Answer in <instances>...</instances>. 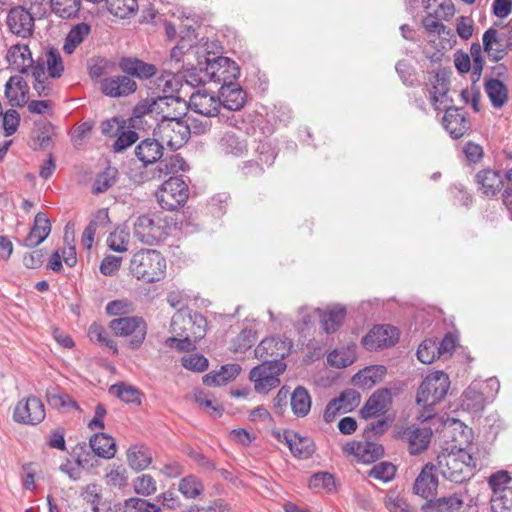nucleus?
<instances>
[{
	"mask_svg": "<svg viewBox=\"0 0 512 512\" xmlns=\"http://www.w3.org/2000/svg\"><path fill=\"white\" fill-rule=\"evenodd\" d=\"M356 357L353 351L335 349L327 357L328 363L336 368H346L354 363Z\"/></svg>",
	"mask_w": 512,
	"mask_h": 512,
	"instance_id": "58",
	"label": "nucleus"
},
{
	"mask_svg": "<svg viewBox=\"0 0 512 512\" xmlns=\"http://www.w3.org/2000/svg\"><path fill=\"white\" fill-rule=\"evenodd\" d=\"M134 509L135 512H161V507L145 498L130 497L124 500V512Z\"/></svg>",
	"mask_w": 512,
	"mask_h": 512,
	"instance_id": "61",
	"label": "nucleus"
},
{
	"mask_svg": "<svg viewBox=\"0 0 512 512\" xmlns=\"http://www.w3.org/2000/svg\"><path fill=\"white\" fill-rule=\"evenodd\" d=\"M89 337L92 341L109 348L113 355L118 353L117 344L110 338L106 329L100 324L93 323L89 327Z\"/></svg>",
	"mask_w": 512,
	"mask_h": 512,
	"instance_id": "56",
	"label": "nucleus"
},
{
	"mask_svg": "<svg viewBox=\"0 0 512 512\" xmlns=\"http://www.w3.org/2000/svg\"><path fill=\"white\" fill-rule=\"evenodd\" d=\"M51 232V222L44 212H38L28 235L20 242V245L27 248H35L43 243Z\"/></svg>",
	"mask_w": 512,
	"mask_h": 512,
	"instance_id": "26",
	"label": "nucleus"
},
{
	"mask_svg": "<svg viewBox=\"0 0 512 512\" xmlns=\"http://www.w3.org/2000/svg\"><path fill=\"white\" fill-rule=\"evenodd\" d=\"M291 342L278 337H267L255 348L254 353L262 361H275L277 364L284 363L283 359L289 355Z\"/></svg>",
	"mask_w": 512,
	"mask_h": 512,
	"instance_id": "16",
	"label": "nucleus"
},
{
	"mask_svg": "<svg viewBox=\"0 0 512 512\" xmlns=\"http://www.w3.org/2000/svg\"><path fill=\"white\" fill-rule=\"evenodd\" d=\"M472 458L467 459L460 453L450 455V512L465 506L462 512H477L476 499L469 493L467 482L474 476Z\"/></svg>",
	"mask_w": 512,
	"mask_h": 512,
	"instance_id": "2",
	"label": "nucleus"
},
{
	"mask_svg": "<svg viewBox=\"0 0 512 512\" xmlns=\"http://www.w3.org/2000/svg\"><path fill=\"white\" fill-rule=\"evenodd\" d=\"M429 73L430 102L437 112H443L441 124L448 131V70L444 67Z\"/></svg>",
	"mask_w": 512,
	"mask_h": 512,
	"instance_id": "8",
	"label": "nucleus"
},
{
	"mask_svg": "<svg viewBox=\"0 0 512 512\" xmlns=\"http://www.w3.org/2000/svg\"><path fill=\"white\" fill-rule=\"evenodd\" d=\"M128 479V471L122 464H114L104 476L105 484L117 489L125 488L128 485Z\"/></svg>",
	"mask_w": 512,
	"mask_h": 512,
	"instance_id": "53",
	"label": "nucleus"
},
{
	"mask_svg": "<svg viewBox=\"0 0 512 512\" xmlns=\"http://www.w3.org/2000/svg\"><path fill=\"white\" fill-rule=\"evenodd\" d=\"M137 89L136 82L127 75H118L104 78L100 82L101 92L111 98H119L134 93Z\"/></svg>",
	"mask_w": 512,
	"mask_h": 512,
	"instance_id": "21",
	"label": "nucleus"
},
{
	"mask_svg": "<svg viewBox=\"0 0 512 512\" xmlns=\"http://www.w3.org/2000/svg\"><path fill=\"white\" fill-rule=\"evenodd\" d=\"M311 396L308 390L299 385L290 395V406L293 414L298 418L307 416L311 410Z\"/></svg>",
	"mask_w": 512,
	"mask_h": 512,
	"instance_id": "39",
	"label": "nucleus"
},
{
	"mask_svg": "<svg viewBox=\"0 0 512 512\" xmlns=\"http://www.w3.org/2000/svg\"><path fill=\"white\" fill-rule=\"evenodd\" d=\"M178 491L187 499H195L203 493L204 485L197 476L189 474L179 481Z\"/></svg>",
	"mask_w": 512,
	"mask_h": 512,
	"instance_id": "52",
	"label": "nucleus"
},
{
	"mask_svg": "<svg viewBox=\"0 0 512 512\" xmlns=\"http://www.w3.org/2000/svg\"><path fill=\"white\" fill-rule=\"evenodd\" d=\"M483 42V50L487 52V57L489 61L499 62L502 60L505 55L507 49V44L505 46H499L497 48H493V44L500 43V36L496 29L493 27L488 28L482 36Z\"/></svg>",
	"mask_w": 512,
	"mask_h": 512,
	"instance_id": "37",
	"label": "nucleus"
},
{
	"mask_svg": "<svg viewBox=\"0 0 512 512\" xmlns=\"http://www.w3.org/2000/svg\"><path fill=\"white\" fill-rule=\"evenodd\" d=\"M160 175L164 176L168 174H173L178 171H187L189 169V165L186 161L179 155L171 156L169 159H165L161 161L157 167Z\"/></svg>",
	"mask_w": 512,
	"mask_h": 512,
	"instance_id": "60",
	"label": "nucleus"
},
{
	"mask_svg": "<svg viewBox=\"0 0 512 512\" xmlns=\"http://www.w3.org/2000/svg\"><path fill=\"white\" fill-rule=\"evenodd\" d=\"M35 18L25 6H14L9 9L6 16V25L10 33L22 38H30L35 29Z\"/></svg>",
	"mask_w": 512,
	"mask_h": 512,
	"instance_id": "13",
	"label": "nucleus"
},
{
	"mask_svg": "<svg viewBox=\"0 0 512 512\" xmlns=\"http://www.w3.org/2000/svg\"><path fill=\"white\" fill-rule=\"evenodd\" d=\"M323 330L330 334L334 333L343 324L347 310L344 306L336 304L328 306L325 310L316 309Z\"/></svg>",
	"mask_w": 512,
	"mask_h": 512,
	"instance_id": "31",
	"label": "nucleus"
},
{
	"mask_svg": "<svg viewBox=\"0 0 512 512\" xmlns=\"http://www.w3.org/2000/svg\"><path fill=\"white\" fill-rule=\"evenodd\" d=\"M110 328L116 336L130 337L128 346L139 349L147 334V324L141 317L127 316L113 319Z\"/></svg>",
	"mask_w": 512,
	"mask_h": 512,
	"instance_id": "11",
	"label": "nucleus"
},
{
	"mask_svg": "<svg viewBox=\"0 0 512 512\" xmlns=\"http://www.w3.org/2000/svg\"><path fill=\"white\" fill-rule=\"evenodd\" d=\"M395 473L396 466L391 462H380L368 471V476L386 483L395 477Z\"/></svg>",
	"mask_w": 512,
	"mask_h": 512,
	"instance_id": "63",
	"label": "nucleus"
},
{
	"mask_svg": "<svg viewBox=\"0 0 512 512\" xmlns=\"http://www.w3.org/2000/svg\"><path fill=\"white\" fill-rule=\"evenodd\" d=\"M448 393V375L443 371H435L428 375L420 384L416 396L417 404H422L427 413H422L424 421L433 417L432 407L445 398Z\"/></svg>",
	"mask_w": 512,
	"mask_h": 512,
	"instance_id": "5",
	"label": "nucleus"
},
{
	"mask_svg": "<svg viewBox=\"0 0 512 512\" xmlns=\"http://www.w3.org/2000/svg\"><path fill=\"white\" fill-rule=\"evenodd\" d=\"M89 441L92 444L93 450L96 451V455H99L103 459H112L116 454V442L113 437L98 432L90 436Z\"/></svg>",
	"mask_w": 512,
	"mask_h": 512,
	"instance_id": "40",
	"label": "nucleus"
},
{
	"mask_svg": "<svg viewBox=\"0 0 512 512\" xmlns=\"http://www.w3.org/2000/svg\"><path fill=\"white\" fill-rule=\"evenodd\" d=\"M432 436L430 428H417L414 426L405 428L401 438L408 443V451L411 455H418L428 448Z\"/></svg>",
	"mask_w": 512,
	"mask_h": 512,
	"instance_id": "29",
	"label": "nucleus"
},
{
	"mask_svg": "<svg viewBox=\"0 0 512 512\" xmlns=\"http://www.w3.org/2000/svg\"><path fill=\"white\" fill-rule=\"evenodd\" d=\"M472 441V429L459 419L450 417V455L456 451L460 453V456L471 459V455L466 449Z\"/></svg>",
	"mask_w": 512,
	"mask_h": 512,
	"instance_id": "18",
	"label": "nucleus"
},
{
	"mask_svg": "<svg viewBox=\"0 0 512 512\" xmlns=\"http://www.w3.org/2000/svg\"><path fill=\"white\" fill-rule=\"evenodd\" d=\"M397 328L390 325L374 326L362 339V344L369 351L391 347L398 342Z\"/></svg>",
	"mask_w": 512,
	"mask_h": 512,
	"instance_id": "17",
	"label": "nucleus"
},
{
	"mask_svg": "<svg viewBox=\"0 0 512 512\" xmlns=\"http://www.w3.org/2000/svg\"><path fill=\"white\" fill-rule=\"evenodd\" d=\"M156 199L161 208L173 211L184 206L189 197L188 184L181 178L171 176L156 191Z\"/></svg>",
	"mask_w": 512,
	"mask_h": 512,
	"instance_id": "9",
	"label": "nucleus"
},
{
	"mask_svg": "<svg viewBox=\"0 0 512 512\" xmlns=\"http://www.w3.org/2000/svg\"><path fill=\"white\" fill-rule=\"evenodd\" d=\"M450 359L456 379L466 380L471 371V363L474 357L471 355L468 347L460 344V332L450 320Z\"/></svg>",
	"mask_w": 512,
	"mask_h": 512,
	"instance_id": "12",
	"label": "nucleus"
},
{
	"mask_svg": "<svg viewBox=\"0 0 512 512\" xmlns=\"http://www.w3.org/2000/svg\"><path fill=\"white\" fill-rule=\"evenodd\" d=\"M219 145L225 154H230L236 157H241L248 151L246 141L230 132H227L222 136Z\"/></svg>",
	"mask_w": 512,
	"mask_h": 512,
	"instance_id": "46",
	"label": "nucleus"
},
{
	"mask_svg": "<svg viewBox=\"0 0 512 512\" xmlns=\"http://www.w3.org/2000/svg\"><path fill=\"white\" fill-rule=\"evenodd\" d=\"M481 386V382L475 379L463 391L461 396V407L463 410L472 413H479L484 410L486 402Z\"/></svg>",
	"mask_w": 512,
	"mask_h": 512,
	"instance_id": "30",
	"label": "nucleus"
},
{
	"mask_svg": "<svg viewBox=\"0 0 512 512\" xmlns=\"http://www.w3.org/2000/svg\"><path fill=\"white\" fill-rule=\"evenodd\" d=\"M198 65L199 67L191 66L184 72V79L189 85L198 86L206 81L221 83V85L232 84L240 75L237 63L225 56L207 57L204 64L199 62Z\"/></svg>",
	"mask_w": 512,
	"mask_h": 512,
	"instance_id": "3",
	"label": "nucleus"
},
{
	"mask_svg": "<svg viewBox=\"0 0 512 512\" xmlns=\"http://www.w3.org/2000/svg\"><path fill=\"white\" fill-rule=\"evenodd\" d=\"M181 364L189 371L201 373L208 368L209 361L203 354L194 353L183 356L181 358Z\"/></svg>",
	"mask_w": 512,
	"mask_h": 512,
	"instance_id": "62",
	"label": "nucleus"
},
{
	"mask_svg": "<svg viewBox=\"0 0 512 512\" xmlns=\"http://www.w3.org/2000/svg\"><path fill=\"white\" fill-rule=\"evenodd\" d=\"M487 481L490 489L492 490V503L494 502V499H496L498 496H501V494L505 493L506 490L512 488L509 486L512 478L506 470H499L495 473H492L488 477Z\"/></svg>",
	"mask_w": 512,
	"mask_h": 512,
	"instance_id": "48",
	"label": "nucleus"
},
{
	"mask_svg": "<svg viewBox=\"0 0 512 512\" xmlns=\"http://www.w3.org/2000/svg\"><path fill=\"white\" fill-rule=\"evenodd\" d=\"M126 454L129 467L136 472L144 471L152 463L150 452L143 447L131 446Z\"/></svg>",
	"mask_w": 512,
	"mask_h": 512,
	"instance_id": "43",
	"label": "nucleus"
},
{
	"mask_svg": "<svg viewBox=\"0 0 512 512\" xmlns=\"http://www.w3.org/2000/svg\"><path fill=\"white\" fill-rule=\"evenodd\" d=\"M48 404L56 410H80L78 403L58 386H50L46 389Z\"/></svg>",
	"mask_w": 512,
	"mask_h": 512,
	"instance_id": "38",
	"label": "nucleus"
},
{
	"mask_svg": "<svg viewBox=\"0 0 512 512\" xmlns=\"http://www.w3.org/2000/svg\"><path fill=\"white\" fill-rule=\"evenodd\" d=\"M119 67L127 76H132L142 81L151 79L158 72L154 64L144 62L136 57H122L119 61Z\"/></svg>",
	"mask_w": 512,
	"mask_h": 512,
	"instance_id": "27",
	"label": "nucleus"
},
{
	"mask_svg": "<svg viewBox=\"0 0 512 512\" xmlns=\"http://www.w3.org/2000/svg\"><path fill=\"white\" fill-rule=\"evenodd\" d=\"M504 177L500 170L484 168L475 175L477 190L485 197L493 198L501 192L504 186Z\"/></svg>",
	"mask_w": 512,
	"mask_h": 512,
	"instance_id": "20",
	"label": "nucleus"
},
{
	"mask_svg": "<svg viewBox=\"0 0 512 512\" xmlns=\"http://www.w3.org/2000/svg\"><path fill=\"white\" fill-rule=\"evenodd\" d=\"M30 88L22 74L11 76L5 84V97L12 107H24L29 100Z\"/></svg>",
	"mask_w": 512,
	"mask_h": 512,
	"instance_id": "23",
	"label": "nucleus"
},
{
	"mask_svg": "<svg viewBox=\"0 0 512 512\" xmlns=\"http://www.w3.org/2000/svg\"><path fill=\"white\" fill-rule=\"evenodd\" d=\"M470 129V122L467 113L455 106L450 105V137L458 139Z\"/></svg>",
	"mask_w": 512,
	"mask_h": 512,
	"instance_id": "44",
	"label": "nucleus"
},
{
	"mask_svg": "<svg viewBox=\"0 0 512 512\" xmlns=\"http://www.w3.org/2000/svg\"><path fill=\"white\" fill-rule=\"evenodd\" d=\"M163 143L157 138H146L135 148V155L144 166L154 164L163 156Z\"/></svg>",
	"mask_w": 512,
	"mask_h": 512,
	"instance_id": "32",
	"label": "nucleus"
},
{
	"mask_svg": "<svg viewBox=\"0 0 512 512\" xmlns=\"http://www.w3.org/2000/svg\"><path fill=\"white\" fill-rule=\"evenodd\" d=\"M426 57L431 63L436 64L442 61L446 53V47L442 39H431L424 49Z\"/></svg>",
	"mask_w": 512,
	"mask_h": 512,
	"instance_id": "64",
	"label": "nucleus"
},
{
	"mask_svg": "<svg viewBox=\"0 0 512 512\" xmlns=\"http://www.w3.org/2000/svg\"><path fill=\"white\" fill-rule=\"evenodd\" d=\"M291 454L300 460H306L313 456L316 451L314 440L308 436H302L298 433L293 446L290 447Z\"/></svg>",
	"mask_w": 512,
	"mask_h": 512,
	"instance_id": "50",
	"label": "nucleus"
},
{
	"mask_svg": "<svg viewBox=\"0 0 512 512\" xmlns=\"http://www.w3.org/2000/svg\"><path fill=\"white\" fill-rule=\"evenodd\" d=\"M129 269L138 280L153 283L164 278L166 260L157 250L142 249L132 256Z\"/></svg>",
	"mask_w": 512,
	"mask_h": 512,
	"instance_id": "4",
	"label": "nucleus"
},
{
	"mask_svg": "<svg viewBox=\"0 0 512 512\" xmlns=\"http://www.w3.org/2000/svg\"><path fill=\"white\" fill-rule=\"evenodd\" d=\"M189 106L195 113L211 118L219 115L221 102L219 97H215L207 91H197L192 94Z\"/></svg>",
	"mask_w": 512,
	"mask_h": 512,
	"instance_id": "24",
	"label": "nucleus"
},
{
	"mask_svg": "<svg viewBox=\"0 0 512 512\" xmlns=\"http://www.w3.org/2000/svg\"><path fill=\"white\" fill-rule=\"evenodd\" d=\"M8 69L22 75H31L33 88L39 97H47L52 90L51 81L45 76V62L42 57L33 59L27 44L10 46L5 55Z\"/></svg>",
	"mask_w": 512,
	"mask_h": 512,
	"instance_id": "1",
	"label": "nucleus"
},
{
	"mask_svg": "<svg viewBox=\"0 0 512 512\" xmlns=\"http://www.w3.org/2000/svg\"><path fill=\"white\" fill-rule=\"evenodd\" d=\"M91 28L87 23H79L71 28L66 36L63 50L67 54H72L76 47L81 44L84 38L90 33Z\"/></svg>",
	"mask_w": 512,
	"mask_h": 512,
	"instance_id": "47",
	"label": "nucleus"
},
{
	"mask_svg": "<svg viewBox=\"0 0 512 512\" xmlns=\"http://www.w3.org/2000/svg\"><path fill=\"white\" fill-rule=\"evenodd\" d=\"M484 90L493 108L500 109L507 103L508 88L502 80L487 78L484 82Z\"/></svg>",
	"mask_w": 512,
	"mask_h": 512,
	"instance_id": "36",
	"label": "nucleus"
},
{
	"mask_svg": "<svg viewBox=\"0 0 512 512\" xmlns=\"http://www.w3.org/2000/svg\"><path fill=\"white\" fill-rule=\"evenodd\" d=\"M187 323L191 325L190 335L194 340H200L205 336L207 320L199 312H187Z\"/></svg>",
	"mask_w": 512,
	"mask_h": 512,
	"instance_id": "57",
	"label": "nucleus"
},
{
	"mask_svg": "<svg viewBox=\"0 0 512 512\" xmlns=\"http://www.w3.org/2000/svg\"><path fill=\"white\" fill-rule=\"evenodd\" d=\"M153 135L172 151H176L188 142L189 128L184 117L163 115L153 129Z\"/></svg>",
	"mask_w": 512,
	"mask_h": 512,
	"instance_id": "6",
	"label": "nucleus"
},
{
	"mask_svg": "<svg viewBox=\"0 0 512 512\" xmlns=\"http://www.w3.org/2000/svg\"><path fill=\"white\" fill-rule=\"evenodd\" d=\"M436 472L437 469L433 464H425L415 479L413 492L425 499L433 496L438 487V477Z\"/></svg>",
	"mask_w": 512,
	"mask_h": 512,
	"instance_id": "25",
	"label": "nucleus"
},
{
	"mask_svg": "<svg viewBox=\"0 0 512 512\" xmlns=\"http://www.w3.org/2000/svg\"><path fill=\"white\" fill-rule=\"evenodd\" d=\"M108 11L120 18H125L137 11V0H106Z\"/></svg>",
	"mask_w": 512,
	"mask_h": 512,
	"instance_id": "55",
	"label": "nucleus"
},
{
	"mask_svg": "<svg viewBox=\"0 0 512 512\" xmlns=\"http://www.w3.org/2000/svg\"><path fill=\"white\" fill-rule=\"evenodd\" d=\"M446 351H448V332L443 335L439 344L433 339L423 340L418 346L416 355L420 362L430 364Z\"/></svg>",
	"mask_w": 512,
	"mask_h": 512,
	"instance_id": "33",
	"label": "nucleus"
},
{
	"mask_svg": "<svg viewBox=\"0 0 512 512\" xmlns=\"http://www.w3.org/2000/svg\"><path fill=\"white\" fill-rule=\"evenodd\" d=\"M132 488L140 498H147L157 492V482L151 474L143 473L132 480Z\"/></svg>",
	"mask_w": 512,
	"mask_h": 512,
	"instance_id": "51",
	"label": "nucleus"
},
{
	"mask_svg": "<svg viewBox=\"0 0 512 512\" xmlns=\"http://www.w3.org/2000/svg\"><path fill=\"white\" fill-rule=\"evenodd\" d=\"M241 366L236 363L222 365L218 371H211L202 378L206 386H221L234 380L241 372Z\"/></svg>",
	"mask_w": 512,
	"mask_h": 512,
	"instance_id": "35",
	"label": "nucleus"
},
{
	"mask_svg": "<svg viewBox=\"0 0 512 512\" xmlns=\"http://www.w3.org/2000/svg\"><path fill=\"white\" fill-rule=\"evenodd\" d=\"M52 11L62 19H72L77 17L81 0H50Z\"/></svg>",
	"mask_w": 512,
	"mask_h": 512,
	"instance_id": "49",
	"label": "nucleus"
},
{
	"mask_svg": "<svg viewBox=\"0 0 512 512\" xmlns=\"http://www.w3.org/2000/svg\"><path fill=\"white\" fill-rule=\"evenodd\" d=\"M45 416L44 404L35 396L20 400L13 411V420L25 425H37L45 419Z\"/></svg>",
	"mask_w": 512,
	"mask_h": 512,
	"instance_id": "15",
	"label": "nucleus"
},
{
	"mask_svg": "<svg viewBox=\"0 0 512 512\" xmlns=\"http://www.w3.org/2000/svg\"><path fill=\"white\" fill-rule=\"evenodd\" d=\"M286 368V363L277 364L275 361H262L261 364L252 368L249 378L254 383L255 391L260 394H267L278 387L281 383L279 377Z\"/></svg>",
	"mask_w": 512,
	"mask_h": 512,
	"instance_id": "10",
	"label": "nucleus"
},
{
	"mask_svg": "<svg viewBox=\"0 0 512 512\" xmlns=\"http://www.w3.org/2000/svg\"><path fill=\"white\" fill-rule=\"evenodd\" d=\"M169 223L157 214L139 216L133 226V236L146 245H155L168 236Z\"/></svg>",
	"mask_w": 512,
	"mask_h": 512,
	"instance_id": "7",
	"label": "nucleus"
},
{
	"mask_svg": "<svg viewBox=\"0 0 512 512\" xmlns=\"http://www.w3.org/2000/svg\"><path fill=\"white\" fill-rule=\"evenodd\" d=\"M109 393L126 404H141L143 393L133 385L124 382L113 384L109 388Z\"/></svg>",
	"mask_w": 512,
	"mask_h": 512,
	"instance_id": "41",
	"label": "nucleus"
},
{
	"mask_svg": "<svg viewBox=\"0 0 512 512\" xmlns=\"http://www.w3.org/2000/svg\"><path fill=\"white\" fill-rule=\"evenodd\" d=\"M156 113L155 103L153 99H145L140 101L132 111V117L129 119L128 128L141 129L143 124H147L146 116Z\"/></svg>",
	"mask_w": 512,
	"mask_h": 512,
	"instance_id": "45",
	"label": "nucleus"
},
{
	"mask_svg": "<svg viewBox=\"0 0 512 512\" xmlns=\"http://www.w3.org/2000/svg\"><path fill=\"white\" fill-rule=\"evenodd\" d=\"M391 393L387 388L376 390L360 410L363 419L375 418L385 414L391 405Z\"/></svg>",
	"mask_w": 512,
	"mask_h": 512,
	"instance_id": "22",
	"label": "nucleus"
},
{
	"mask_svg": "<svg viewBox=\"0 0 512 512\" xmlns=\"http://www.w3.org/2000/svg\"><path fill=\"white\" fill-rule=\"evenodd\" d=\"M45 76L50 81L60 78L64 73V64L59 50L55 47H49L45 53Z\"/></svg>",
	"mask_w": 512,
	"mask_h": 512,
	"instance_id": "42",
	"label": "nucleus"
},
{
	"mask_svg": "<svg viewBox=\"0 0 512 512\" xmlns=\"http://www.w3.org/2000/svg\"><path fill=\"white\" fill-rule=\"evenodd\" d=\"M118 171L114 167H108L97 175L93 185V193L99 194L106 192L115 183Z\"/></svg>",
	"mask_w": 512,
	"mask_h": 512,
	"instance_id": "59",
	"label": "nucleus"
},
{
	"mask_svg": "<svg viewBox=\"0 0 512 512\" xmlns=\"http://www.w3.org/2000/svg\"><path fill=\"white\" fill-rule=\"evenodd\" d=\"M218 97L222 107L230 111H239L246 103L247 93L241 86L234 82L232 84H222L218 92Z\"/></svg>",
	"mask_w": 512,
	"mask_h": 512,
	"instance_id": "28",
	"label": "nucleus"
},
{
	"mask_svg": "<svg viewBox=\"0 0 512 512\" xmlns=\"http://www.w3.org/2000/svg\"><path fill=\"white\" fill-rule=\"evenodd\" d=\"M71 455L76 465L85 470H91L100 465L99 455L93 450L92 444L89 441L77 443L71 451Z\"/></svg>",
	"mask_w": 512,
	"mask_h": 512,
	"instance_id": "34",
	"label": "nucleus"
},
{
	"mask_svg": "<svg viewBox=\"0 0 512 512\" xmlns=\"http://www.w3.org/2000/svg\"><path fill=\"white\" fill-rule=\"evenodd\" d=\"M373 371H379L380 376H384L386 374V367L383 365H375L366 367L363 370H360L357 372L353 378L352 381L356 386L361 387H372L377 383V379L374 375H372Z\"/></svg>",
	"mask_w": 512,
	"mask_h": 512,
	"instance_id": "54",
	"label": "nucleus"
},
{
	"mask_svg": "<svg viewBox=\"0 0 512 512\" xmlns=\"http://www.w3.org/2000/svg\"><path fill=\"white\" fill-rule=\"evenodd\" d=\"M426 16L422 20L425 30L434 36L445 32L444 21L448 18L447 0H426L424 5Z\"/></svg>",
	"mask_w": 512,
	"mask_h": 512,
	"instance_id": "14",
	"label": "nucleus"
},
{
	"mask_svg": "<svg viewBox=\"0 0 512 512\" xmlns=\"http://www.w3.org/2000/svg\"><path fill=\"white\" fill-rule=\"evenodd\" d=\"M343 453L353 455L357 460L364 464L376 462L384 454V448L381 444L375 443L370 439L365 441H352L343 446Z\"/></svg>",
	"mask_w": 512,
	"mask_h": 512,
	"instance_id": "19",
	"label": "nucleus"
}]
</instances>
